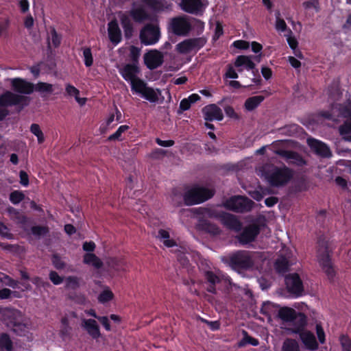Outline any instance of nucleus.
Listing matches in <instances>:
<instances>
[{
	"label": "nucleus",
	"mask_w": 351,
	"mask_h": 351,
	"mask_svg": "<svg viewBox=\"0 0 351 351\" xmlns=\"http://www.w3.org/2000/svg\"><path fill=\"white\" fill-rule=\"evenodd\" d=\"M265 259L263 253L257 251L238 250L229 257L231 267L237 271H250Z\"/></svg>",
	"instance_id": "1"
},
{
	"label": "nucleus",
	"mask_w": 351,
	"mask_h": 351,
	"mask_svg": "<svg viewBox=\"0 0 351 351\" xmlns=\"http://www.w3.org/2000/svg\"><path fill=\"white\" fill-rule=\"evenodd\" d=\"M321 116L333 121H337L339 117L346 118L339 127V133L345 141H351V101L348 105L332 104L331 110L322 111Z\"/></svg>",
	"instance_id": "2"
},
{
	"label": "nucleus",
	"mask_w": 351,
	"mask_h": 351,
	"mask_svg": "<svg viewBox=\"0 0 351 351\" xmlns=\"http://www.w3.org/2000/svg\"><path fill=\"white\" fill-rule=\"evenodd\" d=\"M332 250L330 248L328 241L324 237H319L317 240V260L330 282L334 280L337 274L332 261Z\"/></svg>",
	"instance_id": "3"
},
{
	"label": "nucleus",
	"mask_w": 351,
	"mask_h": 351,
	"mask_svg": "<svg viewBox=\"0 0 351 351\" xmlns=\"http://www.w3.org/2000/svg\"><path fill=\"white\" fill-rule=\"evenodd\" d=\"M214 195L213 189L195 185L184 193L183 199L186 205L192 206L201 204L212 198Z\"/></svg>",
	"instance_id": "4"
},
{
	"label": "nucleus",
	"mask_w": 351,
	"mask_h": 351,
	"mask_svg": "<svg viewBox=\"0 0 351 351\" xmlns=\"http://www.w3.org/2000/svg\"><path fill=\"white\" fill-rule=\"evenodd\" d=\"M203 276L206 291L213 294H217V291L222 290L229 282L228 278L224 275L209 269L204 270Z\"/></svg>",
	"instance_id": "5"
},
{
	"label": "nucleus",
	"mask_w": 351,
	"mask_h": 351,
	"mask_svg": "<svg viewBox=\"0 0 351 351\" xmlns=\"http://www.w3.org/2000/svg\"><path fill=\"white\" fill-rule=\"evenodd\" d=\"M191 29V23L186 15L171 18L167 25L168 32L177 36H187Z\"/></svg>",
	"instance_id": "6"
},
{
	"label": "nucleus",
	"mask_w": 351,
	"mask_h": 351,
	"mask_svg": "<svg viewBox=\"0 0 351 351\" xmlns=\"http://www.w3.org/2000/svg\"><path fill=\"white\" fill-rule=\"evenodd\" d=\"M292 178V171L286 166L283 167H274L267 176L270 185L276 187L285 185Z\"/></svg>",
	"instance_id": "7"
},
{
	"label": "nucleus",
	"mask_w": 351,
	"mask_h": 351,
	"mask_svg": "<svg viewBox=\"0 0 351 351\" xmlns=\"http://www.w3.org/2000/svg\"><path fill=\"white\" fill-rule=\"evenodd\" d=\"M254 202L245 196L236 195L226 199L223 206L230 210L236 213H246L250 211L254 206Z\"/></svg>",
	"instance_id": "8"
},
{
	"label": "nucleus",
	"mask_w": 351,
	"mask_h": 351,
	"mask_svg": "<svg viewBox=\"0 0 351 351\" xmlns=\"http://www.w3.org/2000/svg\"><path fill=\"white\" fill-rule=\"evenodd\" d=\"M30 98L27 96L14 93L7 90L0 95V108L20 106L21 109L29 105Z\"/></svg>",
	"instance_id": "9"
},
{
	"label": "nucleus",
	"mask_w": 351,
	"mask_h": 351,
	"mask_svg": "<svg viewBox=\"0 0 351 351\" xmlns=\"http://www.w3.org/2000/svg\"><path fill=\"white\" fill-rule=\"evenodd\" d=\"M160 33L158 23L146 24L140 32V40L145 45L156 44L160 38Z\"/></svg>",
	"instance_id": "10"
},
{
	"label": "nucleus",
	"mask_w": 351,
	"mask_h": 351,
	"mask_svg": "<svg viewBox=\"0 0 351 351\" xmlns=\"http://www.w3.org/2000/svg\"><path fill=\"white\" fill-rule=\"evenodd\" d=\"M285 280L289 293L295 297H300L302 295L304 285L298 274H289L285 276Z\"/></svg>",
	"instance_id": "11"
},
{
	"label": "nucleus",
	"mask_w": 351,
	"mask_h": 351,
	"mask_svg": "<svg viewBox=\"0 0 351 351\" xmlns=\"http://www.w3.org/2000/svg\"><path fill=\"white\" fill-rule=\"evenodd\" d=\"M0 315L2 322L9 328L15 326L20 319H23L21 311L13 307H3L0 306Z\"/></svg>",
	"instance_id": "12"
},
{
	"label": "nucleus",
	"mask_w": 351,
	"mask_h": 351,
	"mask_svg": "<svg viewBox=\"0 0 351 351\" xmlns=\"http://www.w3.org/2000/svg\"><path fill=\"white\" fill-rule=\"evenodd\" d=\"M260 232L261 225L253 223L246 226L237 238L241 244L245 245L254 241Z\"/></svg>",
	"instance_id": "13"
},
{
	"label": "nucleus",
	"mask_w": 351,
	"mask_h": 351,
	"mask_svg": "<svg viewBox=\"0 0 351 351\" xmlns=\"http://www.w3.org/2000/svg\"><path fill=\"white\" fill-rule=\"evenodd\" d=\"M129 13L130 16L137 23H143L146 21L152 23L158 22L156 14L148 13L142 6L131 9Z\"/></svg>",
	"instance_id": "14"
},
{
	"label": "nucleus",
	"mask_w": 351,
	"mask_h": 351,
	"mask_svg": "<svg viewBox=\"0 0 351 351\" xmlns=\"http://www.w3.org/2000/svg\"><path fill=\"white\" fill-rule=\"evenodd\" d=\"M144 63L149 70H154L160 66L164 62L163 54L156 50H151L143 56Z\"/></svg>",
	"instance_id": "15"
},
{
	"label": "nucleus",
	"mask_w": 351,
	"mask_h": 351,
	"mask_svg": "<svg viewBox=\"0 0 351 351\" xmlns=\"http://www.w3.org/2000/svg\"><path fill=\"white\" fill-rule=\"evenodd\" d=\"M180 8L184 12L196 16L202 15L205 10L202 0H181Z\"/></svg>",
	"instance_id": "16"
},
{
	"label": "nucleus",
	"mask_w": 351,
	"mask_h": 351,
	"mask_svg": "<svg viewBox=\"0 0 351 351\" xmlns=\"http://www.w3.org/2000/svg\"><path fill=\"white\" fill-rule=\"evenodd\" d=\"M12 89L19 94L30 95L34 90V84L21 78L16 77L11 80Z\"/></svg>",
	"instance_id": "17"
},
{
	"label": "nucleus",
	"mask_w": 351,
	"mask_h": 351,
	"mask_svg": "<svg viewBox=\"0 0 351 351\" xmlns=\"http://www.w3.org/2000/svg\"><path fill=\"white\" fill-rule=\"evenodd\" d=\"M221 223L230 230L239 231L241 229L242 224L237 217L230 213L220 211L217 218Z\"/></svg>",
	"instance_id": "18"
},
{
	"label": "nucleus",
	"mask_w": 351,
	"mask_h": 351,
	"mask_svg": "<svg viewBox=\"0 0 351 351\" xmlns=\"http://www.w3.org/2000/svg\"><path fill=\"white\" fill-rule=\"evenodd\" d=\"M307 143L311 149L317 155L324 158L331 156L330 148L324 143L313 138H309L307 139Z\"/></svg>",
	"instance_id": "19"
},
{
	"label": "nucleus",
	"mask_w": 351,
	"mask_h": 351,
	"mask_svg": "<svg viewBox=\"0 0 351 351\" xmlns=\"http://www.w3.org/2000/svg\"><path fill=\"white\" fill-rule=\"evenodd\" d=\"M141 69L136 64H125L119 69V73L127 82H131L138 78Z\"/></svg>",
	"instance_id": "20"
},
{
	"label": "nucleus",
	"mask_w": 351,
	"mask_h": 351,
	"mask_svg": "<svg viewBox=\"0 0 351 351\" xmlns=\"http://www.w3.org/2000/svg\"><path fill=\"white\" fill-rule=\"evenodd\" d=\"M204 118L207 121H221L223 119L222 110L216 104H209L202 109Z\"/></svg>",
	"instance_id": "21"
},
{
	"label": "nucleus",
	"mask_w": 351,
	"mask_h": 351,
	"mask_svg": "<svg viewBox=\"0 0 351 351\" xmlns=\"http://www.w3.org/2000/svg\"><path fill=\"white\" fill-rule=\"evenodd\" d=\"M81 326L93 339H97L101 337L99 326L95 319H83Z\"/></svg>",
	"instance_id": "22"
},
{
	"label": "nucleus",
	"mask_w": 351,
	"mask_h": 351,
	"mask_svg": "<svg viewBox=\"0 0 351 351\" xmlns=\"http://www.w3.org/2000/svg\"><path fill=\"white\" fill-rule=\"evenodd\" d=\"M108 37L111 43L117 45L121 41V31L116 19H112L108 24Z\"/></svg>",
	"instance_id": "23"
},
{
	"label": "nucleus",
	"mask_w": 351,
	"mask_h": 351,
	"mask_svg": "<svg viewBox=\"0 0 351 351\" xmlns=\"http://www.w3.org/2000/svg\"><path fill=\"white\" fill-rule=\"evenodd\" d=\"M298 335L306 348L313 351L318 349L319 344L312 332L305 330Z\"/></svg>",
	"instance_id": "24"
},
{
	"label": "nucleus",
	"mask_w": 351,
	"mask_h": 351,
	"mask_svg": "<svg viewBox=\"0 0 351 351\" xmlns=\"http://www.w3.org/2000/svg\"><path fill=\"white\" fill-rule=\"evenodd\" d=\"M292 323L293 328L291 331L293 333L299 334L305 330V327L307 324V317L303 313H296L294 318L290 322Z\"/></svg>",
	"instance_id": "25"
},
{
	"label": "nucleus",
	"mask_w": 351,
	"mask_h": 351,
	"mask_svg": "<svg viewBox=\"0 0 351 351\" xmlns=\"http://www.w3.org/2000/svg\"><path fill=\"white\" fill-rule=\"evenodd\" d=\"M196 227L198 230L208 233L213 236L218 235L221 232L219 228L217 225L210 223L206 219H198Z\"/></svg>",
	"instance_id": "26"
},
{
	"label": "nucleus",
	"mask_w": 351,
	"mask_h": 351,
	"mask_svg": "<svg viewBox=\"0 0 351 351\" xmlns=\"http://www.w3.org/2000/svg\"><path fill=\"white\" fill-rule=\"evenodd\" d=\"M147 8L155 12H160L167 10L169 7L168 2L165 0H141Z\"/></svg>",
	"instance_id": "27"
},
{
	"label": "nucleus",
	"mask_w": 351,
	"mask_h": 351,
	"mask_svg": "<svg viewBox=\"0 0 351 351\" xmlns=\"http://www.w3.org/2000/svg\"><path fill=\"white\" fill-rule=\"evenodd\" d=\"M119 19L125 38H130L133 35L134 32L133 24L131 21L130 16L125 13H121Z\"/></svg>",
	"instance_id": "28"
},
{
	"label": "nucleus",
	"mask_w": 351,
	"mask_h": 351,
	"mask_svg": "<svg viewBox=\"0 0 351 351\" xmlns=\"http://www.w3.org/2000/svg\"><path fill=\"white\" fill-rule=\"evenodd\" d=\"M219 213V211L211 208L199 207L194 208V214L198 216V219H217Z\"/></svg>",
	"instance_id": "29"
},
{
	"label": "nucleus",
	"mask_w": 351,
	"mask_h": 351,
	"mask_svg": "<svg viewBox=\"0 0 351 351\" xmlns=\"http://www.w3.org/2000/svg\"><path fill=\"white\" fill-rule=\"evenodd\" d=\"M280 155L290 160V162L298 166H302L306 164L305 160L296 152L293 151H281Z\"/></svg>",
	"instance_id": "30"
},
{
	"label": "nucleus",
	"mask_w": 351,
	"mask_h": 351,
	"mask_svg": "<svg viewBox=\"0 0 351 351\" xmlns=\"http://www.w3.org/2000/svg\"><path fill=\"white\" fill-rule=\"evenodd\" d=\"M234 64L235 67L240 68L241 66H244L247 71L254 70L256 66V64L252 60L251 57L244 55L238 56Z\"/></svg>",
	"instance_id": "31"
},
{
	"label": "nucleus",
	"mask_w": 351,
	"mask_h": 351,
	"mask_svg": "<svg viewBox=\"0 0 351 351\" xmlns=\"http://www.w3.org/2000/svg\"><path fill=\"white\" fill-rule=\"evenodd\" d=\"M263 95H256L247 98L244 103V108L247 111H253L265 100Z\"/></svg>",
	"instance_id": "32"
},
{
	"label": "nucleus",
	"mask_w": 351,
	"mask_h": 351,
	"mask_svg": "<svg viewBox=\"0 0 351 351\" xmlns=\"http://www.w3.org/2000/svg\"><path fill=\"white\" fill-rule=\"evenodd\" d=\"M83 263L88 265H92L96 269H100L103 266V263L101 259L93 253L85 254L83 257Z\"/></svg>",
	"instance_id": "33"
},
{
	"label": "nucleus",
	"mask_w": 351,
	"mask_h": 351,
	"mask_svg": "<svg viewBox=\"0 0 351 351\" xmlns=\"http://www.w3.org/2000/svg\"><path fill=\"white\" fill-rule=\"evenodd\" d=\"M6 212L8 213L10 217L15 220L18 223L25 224L27 222V218L24 215L20 213V212L12 206H8L6 208Z\"/></svg>",
	"instance_id": "34"
},
{
	"label": "nucleus",
	"mask_w": 351,
	"mask_h": 351,
	"mask_svg": "<svg viewBox=\"0 0 351 351\" xmlns=\"http://www.w3.org/2000/svg\"><path fill=\"white\" fill-rule=\"evenodd\" d=\"M275 269L279 274H284L289 269V262L285 256L277 258L274 263Z\"/></svg>",
	"instance_id": "35"
},
{
	"label": "nucleus",
	"mask_w": 351,
	"mask_h": 351,
	"mask_svg": "<svg viewBox=\"0 0 351 351\" xmlns=\"http://www.w3.org/2000/svg\"><path fill=\"white\" fill-rule=\"evenodd\" d=\"M296 313V311L292 308L282 307L278 311V317L284 322H290Z\"/></svg>",
	"instance_id": "36"
},
{
	"label": "nucleus",
	"mask_w": 351,
	"mask_h": 351,
	"mask_svg": "<svg viewBox=\"0 0 351 351\" xmlns=\"http://www.w3.org/2000/svg\"><path fill=\"white\" fill-rule=\"evenodd\" d=\"M327 92H328V97L332 101H334L338 100L342 95V93L340 90L339 84L335 82H333L332 84H330L328 87Z\"/></svg>",
	"instance_id": "37"
},
{
	"label": "nucleus",
	"mask_w": 351,
	"mask_h": 351,
	"mask_svg": "<svg viewBox=\"0 0 351 351\" xmlns=\"http://www.w3.org/2000/svg\"><path fill=\"white\" fill-rule=\"evenodd\" d=\"M158 237L162 240L164 245L167 247H171L177 245L176 242L173 239H170L169 233L166 230H159Z\"/></svg>",
	"instance_id": "38"
},
{
	"label": "nucleus",
	"mask_w": 351,
	"mask_h": 351,
	"mask_svg": "<svg viewBox=\"0 0 351 351\" xmlns=\"http://www.w3.org/2000/svg\"><path fill=\"white\" fill-rule=\"evenodd\" d=\"M13 348L12 341L7 333H3L0 336V350L12 351Z\"/></svg>",
	"instance_id": "39"
},
{
	"label": "nucleus",
	"mask_w": 351,
	"mask_h": 351,
	"mask_svg": "<svg viewBox=\"0 0 351 351\" xmlns=\"http://www.w3.org/2000/svg\"><path fill=\"white\" fill-rule=\"evenodd\" d=\"M130 85L132 91L140 94H142L147 86V83L139 77L131 82Z\"/></svg>",
	"instance_id": "40"
},
{
	"label": "nucleus",
	"mask_w": 351,
	"mask_h": 351,
	"mask_svg": "<svg viewBox=\"0 0 351 351\" xmlns=\"http://www.w3.org/2000/svg\"><path fill=\"white\" fill-rule=\"evenodd\" d=\"M129 128H130V127L127 125H122L119 126L118 128V129L117 130V131L114 134L110 135L108 137L107 141H123V138H121L122 134L124 133L125 132H126Z\"/></svg>",
	"instance_id": "41"
},
{
	"label": "nucleus",
	"mask_w": 351,
	"mask_h": 351,
	"mask_svg": "<svg viewBox=\"0 0 351 351\" xmlns=\"http://www.w3.org/2000/svg\"><path fill=\"white\" fill-rule=\"evenodd\" d=\"M10 328L12 329L13 332L19 336H25L28 330L27 324L23 323V319H20L19 323H16L15 326H12Z\"/></svg>",
	"instance_id": "42"
},
{
	"label": "nucleus",
	"mask_w": 351,
	"mask_h": 351,
	"mask_svg": "<svg viewBox=\"0 0 351 351\" xmlns=\"http://www.w3.org/2000/svg\"><path fill=\"white\" fill-rule=\"evenodd\" d=\"M282 351H300L299 345L295 339H287L282 345Z\"/></svg>",
	"instance_id": "43"
},
{
	"label": "nucleus",
	"mask_w": 351,
	"mask_h": 351,
	"mask_svg": "<svg viewBox=\"0 0 351 351\" xmlns=\"http://www.w3.org/2000/svg\"><path fill=\"white\" fill-rule=\"evenodd\" d=\"M143 97L150 102H156L158 99L157 93L153 88L147 86L143 93Z\"/></svg>",
	"instance_id": "44"
},
{
	"label": "nucleus",
	"mask_w": 351,
	"mask_h": 351,
	"mask_svg": "<svg viewBox=\"0 0 351 351\" xmlns=\"http://www.w3.org/2000/svg\"><path fill=\"white\" fill-rule=\"evenodd\" d=\"M49 232V228L45 226H34L31 228V233L36 237L45 236Z\"/></svg>",
	"instance_id": "45"
},
{
	"label": "nucleus",
	"mask_w": 351,
	"mask_h": 351,
	"mask_svg": "<svg viewBox=\"0 0 351 351\" xmlns=\"http://www.w3.org/2000/svg\"><path fill=\"white\" fill-rule=\"evenodd\" d=\"M177 51L180 53H187L193 51L189 38L186 39L176 45Z\"/></svg>",
	"instance_id": "46"
},
{
	"label": "nucleus",
	"mask_w": 351,
	"mask_h": 351,
	"mask_svg": "<svg viewBox=\"0 0 351 351\" xmlns=\"http://www.w3.org/2000/svg\"><path fill=\"white\" fill-rule=\"evenodd\" d=\"M30 132L37 137L38 143L39 144H41L45 141L43 132L40 130L38 124L32 123L30 126Z\"/></svg>",
	"instance_id": "47"
},
{
	"label": "nucleus",
	"mask_w": 351,
	"mask_h": 351,
	"mask_svg": "<svg viewBox=\"0 0 351 351\" xmlns=\"http://www.w3.org/2000/svg\"><path fill=\"white\" fill-rule=\"evenodd\" d=\"M34 90L39 93H52L53 91V85L46 82H38L34 86Z\"/></svg>",
	"instance_id": "48"
},
{
	"label": "nucleus",
	"mask_w": 351,
	"mask_h": 351,
	"mask_svg": "<svg viewBox=\"0 0 351 351\" xmlns=\"http://www.w3.org/2000/svg\"><path fill=\"white\" fill-rule=\"evenodd\" d=\"M339 341L341 351H351V339L347 335H341Z\"/></svg>",
	"instance_id": "49"
},
{
	"label": "nucleus",
	"mask_w": 351,
	"mask_h": 351,
	"mask_svg": "<svg viewBox=\"0 0 351 351\" xmlns=\"http://www.w3.org/2000/svg\"><path fill=\"white\" fill-rule=\"evenodd\" d=\"M84 64L86 67H90L93 64V57L90 47L82 49Z\"/></svg>",
	"instance_id": "50"
},
{
	"label": "nucleus",
	"mask_w": 351,
	"mask_h": 351,
	"mask_svg": "<svg viewBox=\"0 0 351 351\" xmlns=\"http://www.w3.org/2000/svg\"><path fill=\"white\" fill-rule=\"evenodd\" d=\"M114 298V294L108 288L102 291L98 296V300L101 303H106L112 300Z\"/></svg>",
	"instance_id": "51"
},
{
	"label": "nucleus",
	"mask_w": 351,
	"mask_h": 351,
	"mask_svg": "<svg viewBox=\"0 0 351 351\" xmlns=\"http://www.w3.org/2000/svg\"><path fill=\"white\" fill-rule=\"evenodd\" d=\"M111 267L117 271H123L126 269V265L123 259L113 258L110 263Z\"/></svg>",
	"instance_id": "52"
},
{
	"label": "nucleus",
	"mask_w": 351,
	"mask_h": 351,
	"mask_svg": "<svg viewBox=\"0 0 351 351\" xmlns=\"http://www.w3.org/2000/svg\"><path fill=\"white\" fill-rule=\"evenodd\" d=\"M243 339L239 343L240 347L243 346L245 343H249L254 346H257L259 345L258 339L249 336L246 331L243 330Z\"/></svg>",
	"instance_id": "53"
},
{
	"label": "nucleus",
	"mask_w": 351,
	"mask_h": 351,
	"mask_svg": "<svg viewBox=\"0 0 351 351\" xmlns=\"http://www.w3.org/2000/svg\"><path fill=\"white\" fill-rule=\"evenodd\" d=\"M9 199L13 204H18L25 199V195L21 191H14L10 193Z\"/></svg>",
	"instance_id": "54"
},
{
	"label": "nucleus",
	"mask_w": 351,
	"mask_h": 351,
	"mask_svg": "<svg viewBox=\"0 0 351 351\" xmlns=\"http://www.w3.org/2000/svg\"><path fill=\"white\" fill-rule=\"evenodd\" d=\"M193 50H199L206 43V40L204 37L189 38Z\"/></svg>",
	"instance_id": "55"
},
{
	"label": "nucleus",
	"mask_w": 351,
	"mask_h": 351,
	"mask_svg": "<svg viewBox=\"0 0 351 351\" xmlns=\"http://www.w3.org/2000/svg\"><path fill=\"white\" fill-rule=\"evenodd\" d=\"M141 55L140 49L135 46H131L130 49V58L132 61L131 64L138 65V60Z\"/></svg>",
	"instance_id": "56"
},
{
	"label": "nucleus",
	"mask_w": 351,
	"mask_h": 351,
	"mask_svg": "<svg viewBox=\"0 0 351 351\" xmlns=\"http://www.w3.org/2000/svg\"><path fill=\"white\" fill-rule=\"evenodd\" d=\"M30 280L38 289L47 288L50 287V283L48 281L44 280L42 278L39 276H34Z\"/></svg>",
	"instance_id": "57"
},
{
	"label": "nucleus",
	"mask_w": 351,
	"mask_h": 351,
	"mask_svg": "<svg viewBox=\"0 0 351 351\" xmlns=\"http://www.w3.org/2000/svg\"><path fill=\"white\" fill-rule=\"evenodd\" d=\"M50 34L51 36V43L53 46L55 48L58 47L61 43V36L57 33L56 29L53 27H51Z\"/></svg>",
	"instance_id": "58"
},
{
	"label": "nucleus",
	"mask_w": 351,
	"mask_h": 351,
	"mask_svg": "<svg viewBox=\"0 0 351 351\" xmlns=\"http://www.w3.org/2000/svg\"><path fill=\"white\" fill-rule=\"evenodd\" d=\"M80 286L79 285V280L77 277L76 276H68L66 278V289H76Z\"/></svg>",
	"instance_id": "59"
},
{
	"label": "nucleus",
	"mask_w": 351,
	"mask_h": 351,
	"mask_svg": "<svg viewBox=\"0 0 351 351\" xmlns=\"http://www.w3.org/2000/svg\"><path fill=\"white\" fill-rule=\"evenodd\" d=\"M51 262L56 269L60 270L65 267V263L58 254H53L51 257Z\"/></svg>",
	"instance_id": "60"
},
{
	"label": "nucleus",
	"mask_w": 351,
	"mask_h": 351,
	"mask_svg": "<svg viewBox=\"0 0 351 351\" xmlns=\"http://www.w3.org/2000/svg\"><path fill=\"white\" fill-rule=\"evenodd\" d=\"M280 12L276 14V29L278 31L284 32L287 29V25L284 19L280 18Z\"/></svg>",
	"instance_id": "61"
},
{
	"label": "nucleus",
	"mask_w": 351,
	"mask_h": 351,
	"mask_svg": "<svg viewBox=\"0 0 351 351\" xmlns=\"http://www.w3.org/2000/svg\"><path fill=\"white\" fill-rule=\"evenodd\" d=\"M315 329L319 343H324L326 342V335L322 324L320 323L316 324Z\"/></svg>",
	"instance_id": "62"
},
{
	"label": "nucleus",
	"mask_w": 351,
	"mask_h": 351,
	"mask_svg": "<svg viewBox=\"0 0 351 351\" xmlns=\"http://www.w3.org/2000/svg\"><path fill=\"white\" fill-rule=\"evenodd\" d=\"M49 280L55 285H59L63 282V277L60 276L56 271H51L49 274Z\"/></svg>",
	"instance_id": "63"
},
{
	"label": "nucleus",
	"mask_w": 351,
	"mask_h": 351,
	"mask_svg": "<svg viewBox=\"0 0 351 351\" xmlns=\"http://www.w3.org/2000/svg\"><path fill=\"white\" fill-rule=\"evenodd\" d=\"M224 111L227 117L239 120L240 119V116L235 112L234 109L230 106H227L224 108Z\"/></svg>",
	"instance_id": "64"
}]
</instances>
